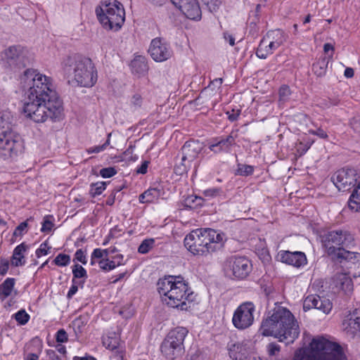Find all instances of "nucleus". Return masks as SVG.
<instances>
[{
    "instance_id": "nucleus-1",
    "label": "nucleus",
    "mask_w": 360,
    "mask_h": 360,
    "mask_svg": "<svg viewBox=\"0 0 360 360\" xmlns=\"http://www.w3.org/2000/svg\"><path fill=\"white\" fill-rule=\"evenodd\" d=\"M264 336H271L285 344L293 343L300 333L297 320L287 308L276 306L262 322L259 329Z\"/></svg>"
},
{
    "instance_id": "nucleus-2",
    "label": "nucleus",
    "mask_w": 360,
    "mask_h": 360,
    "mask_svg": "<svg viewBox=\"0 0 360 360\" xmlns=\"http://www.w3.org/2000/svg\"><path fill=\"white\" fill-rule=\"evenodd\" d=\"M158 291L162 301L173 308L187 310L193 300V292L181 276H168L159 279Z\"/></svg>"
},
{
    "instance_id": "nucleus-3",
    "label": "nucleus",
    "mask_w": 360,
    "mask_h": 360,
    "mask_svg": "<svg viewBox=\"0 0 360 360\" xmlns=\"http://www.w3.org/2000/svg\"><path fill=\"white\" fill-rule=\"evenodd\" d=\"M61 70L77 86L90 88L97 82V70L89 58L77 54L66 56L61 61Z\"/></svg>"
},
{
    "instance_id": "nucleus-4",
    "label": "nucleus",
    "mask_w": 360,
    "mask_h": 360,
    "mask_svg": "<svg viewBox=\"0 0 360 360\" xmlns=\"http://www.w3.org/2000/svg\"><path fill=\"white\" fill-rule=\"evenodd\" d=\"M225 235L212 229H200L190 232L184 243L187 250L194 255L207 256L224 247Z\"/></svg>"
},
{
    "instance_id": "nucleus-5",
    "label": "nucleus",
    "mask_w": 360,
    "mask_h": 360,
    "mask_svg": "<svg viewBox=\"0 0 360 360\" xmlns=\"http://www.w3.org/2000/svg\"><path fill=\"white\" fill-rule=\"evenodd\" d=\"M63 101L59 97L49 99L27 98L25 101L22 112L25 117L34 122H44L47 119L53 122L60 121L64 116Z\"/></svg>"
},
{
    "instance_id": "nucleus-6",
    "label": "nucleus",
    "mask_w": 360,
    "mask_h": 360,
    "mask_svg": "<svg viewBox=\"0 0 360 360\" xmlns=\"http://www.w3.org/2000/svg\"><path fill=\"white\" fill-rule=\"evenodd\" d=\"M290 360H347V358L339 344L317 337L312 339L309 349H297Z\"/></svg>"
},
{
    "instance_id": "nucleus-7",
    "label": "nucleus",
    "mask_w": 360,
    "mask_h": 360,
    "mask_svg": "<svg viewBox=\"0 0 360 360\" xmlns=\"http://www.w3.org/2000/svg\"><path fill=\"white\" fill-rule=\"evenodd\" d=\"M20 84L25 91H27V98L49 99L58 97L53 89L52 79L37 72L36 70L27 69L20 77Z\"/></svg>"
},
{
    "instance_id": "nucleus-8",
    "label": "nucleus",
    "mask_w": 360,
    "mask_h": 360,
    "mask_svg": "<svg viewBox=\"0 0 360 360\" xmlns=\"http://www.w3.org/2000/svg\"><path fill=\"white\" fill-rule=\"evenodd\" d=\"M354 240V236L349 231L338 229L326 233L323 236L322 243L332 259L342 263V257L345 255H353L351 251L346 250L345 248L352 245Z\"/></svg>"
},
{
    "instance_id": "nucleus-9",
    "label": "nucleus",
    "mask_w": 360,
    "mask_h": 360,
    "mask_svg": "<svg viewBox=\"0 0 360 360\" xmlns=\"http://www.w3.org/2000/svg\"><path fill=\"white\" fill-rule=\"evenodd\" d=\"M96 14L103 27L107 30H120L125 20L124 7L117 0L101 1L100 6L96 8Z\"/></svg>"
},
{
    "instance_id": "nucleus-10",
    "label": "nucleus",
    "mask_w": 360,
    "mask_h": 360,
    "mask_svg": "<svg viewBox=\"0 0 360 360\" xmlns=\"http://www.w3.org/2000/svg\"><path fill=\"white\" fill-rule=\"evenodd\" d=\"M188 333L184 327H176L169 332L160 346L161 352L166 359L175 360L184 355V342Z\"/></svg>"
},
{
    "instance_id": "nucleus-11",
    "label": "nucleus",
    "mask_w": 360,
    "mask_h": 360,
    "mask_svg": "<svg viewBox=\"0 0 360 360\" xmlns=\"http://www.w3.org/2000/svg\"><path fill=\"white\" fill-rule=\"evenodd\" d=\"M20 136L13 131L0 133V156L4 160L13 159L23 152Z\"/></svg>"
},
{
    "instance_id": "nucleus-12",
    "label": "nucleus",
    "mask_w": 360,
    "mask_h": 360,
    "mask_svg": "<svg viewBox=\"0 0 360 360\" xmlns=\"http://www.w3.org/2000/svg\"><path fill=\"white\" fill-rule=\"evenodd\" d=\"M252 270V263L245 257L233 256L227 259L226 262V274L234 280L245 279L250 275Z\"/></svg>"
},
{
    "instance_id": "nucleus-13",
    "label": "nucleus",
    "mask_w": 360,
    "mask_h": 360,
    "mask_svg": "<svg viewBox=\"0 0 360 360\" xmlns=\"http://www.w3.org/2000/svg\"><path fill=\"white\" fill-rule=\"evenodd\" d=\"M255 306L252 302H245L240 304L235 310L232 323L238 330H245L250 328L254 323Z\"/></svg>"
},
{
    "instance_id": "nucleus-14",
    "label": "nucleus",
    "mask_w": 360,
    "mask_h": 360,
    "mask_svg": "<svg viewBox=\"0 0 360 360\" xmlns=\"http://www.w3.org/2000/svg\"><path fill=\"white\" fill-rule=\"evenodd\" d=\"M356 176V169L342 168L333 174L331 181L339 191L345 192L354 187L357 181Z\"/></svg>"
},
{
    "instance_id": "nucleus-15",
    "label": "nucleus",
    "mask_w": 360,
    "mask_h": 360,
    "mask_svg": "<svg viewBox=\"0 0 360 360\" xmlns=\"http://www.w3.org/2000/svg\"><path fill=\"white\" fill-rule=\"evenodd\" d=\"M148 53L156 62L165 61L172 56V51L169 45L160 37L155 38L151 41Z\"/></svg>"
},
{
    "instance_id": "nucleus-16",
    "label": "nucleus",
    "mask_w": 360,
    "mask_h": 360,
    "mask_svg": "<svg viewBox=\"0 0 360 360\" xmlns=\"http://www.w3.org/2000/svg\"><path fill=\"white\" fill-rule=\"evenodd\" d=\"M237 137V131H232L226 136L214 138L209 145V149L215 154L229 153L231 151L232 148L236 145V139Z\"/></svg>"
},
{
    "instance_id": "nucleus-17",
    "label": "nucleus",
    "mask_w": 360,
    "mask_h": 360,
    "mask_svg": "<svg viewBox=\"0 0 360 360\" xmlns=\"http://www.w3.org/2000/svg\"><path fill=\"white\" fill-rule=\"evenodd\" d=\"M312 308L321 310L325 314H328L333 308V304L330 300L326 297H321L316 295H310L304 300L303 309L304 311H307Z\"/></svg>"
},
{
    "instance_id": "nucleus-18",
    "label": "nucleus",
    "mask_w": 360,
    "mask_h": 360,
    "mask_svg": "<svg viewBox=\"0 0 360 360\" xmlns=\"http://www.w3.org/2000/svg\"><path fill=\"white\" fill-rule=\"evenodd\" d=\"M279 260L285 264L292 265L297 268L307 264V257L302 252H290L287 250H281L278 253Z\"/></svg>"
},
{
    "instance_id": "nucleus-19",
    "label": "nucleus",
    "mask_w": 360,
    "mask_h": 360,
    "mask_svg": "<svg viewBox=\"0 0 360 360\" xmlns=\"http://www.w3.org/2000/svg\"><path fill=\"white\" fill-rule=\"evenodd\" d=\"M176 8L188 19L193 20L201 19L202 12L197 0H183Z\"/></svg>"
},
{
    "instance_id": "nucleus-20",
    "label": "nucleus",
    "mask_w": 360,
    "mask_h": 360,
    "mask_svg": "<svg viewBox=\"0 0 360 360\" xmlns=\"http://www.w3.org/2000/svg\"><path fill=\"white\" fill-rule=\"evenodd\" d=\"M202 148V143L199 141L190 140L186 141L181 148L183 161L191 163L198 157Z\"/></svg>"
},
{
    "instance_id": "nucleus-21",
    "label": "nucleus",
    "mask_w": 360,
    "mask_h": 360,
    "mask_svg": "<svg viewBox=\"0 0 360 360\" xmlns=\"http://www.w3.org/2000/svg\"><path fill=\"white\" fill-rule=\"evenodd\" d=\"M344 330L352 338L360 337V316L357 310L348 314L342 322Z\"/></svg>"
},
{
    "instance_id": "nucleus-22",
    "label": "nucleus",
    "mask_w": 360,
    "mask_h": 360,
    "mask_svg": "<svg viewBox=\"0 0 360 360\" xmlns=\"http://www.w3.org/2000/svg\"><path fill=\"white\" fill-rule=\"evenodd\" d=\"M335 286L342 290L345 295H349L354 289L353 282L348 273H337L333 278Z\"/></svg>"
},
{
    "instance_id": "nucleus-23",
    "label": "nucleus",
    "mask_w": 360,
    "mask_h": 360,
    "mask_svg": "<svg viewBox=\"0 0 360 360\" xmlns=\"http://www.w3.org/2000/svg\"><path fill=\"white\" fill-rule=\"evenodd\" d=\"M353 255H345L342 257V263L345 262L347 268L349 269V274L354 277L360 276V254L351 252Z\"/></svg>"
},
{
    "instance_id": "nucleus-24",
    "label": "nucleus",
    "mask_w": 360,
    "mask_h": 360,
    "mask_svg": "<svg viewBox=\"0 0 360 360\" xmlns=\"http://www.w3.org/2000/svg\"><path fill=\"white\" fill-rule=\"evenodd\" d=\"M277 49L278 47H276L271 41L262 38L257 49L256 55L259 58L265 59L268 56L272 54Z\"/></svg>"
},
{
    "instance_id": "nucleus-25",
    "label": "nucleus",
    "mask_w": 360,
    "mask_h": 360,
    "mask_svg": "<svg viewBox=\"0 0 360 360\" xmlns=\"http://www.w3.org/2000/svg\"><path fill=\"white\" fill-rule=\"evenodd\" d=\"M229 353L233 360H245L248 356L247 348L240 342L231 345L229 348Z\"/></svg>"
},
{
    "instance_id": "nucleus-26",
    "label": "nucleus",
    "mask_w": 360,
    "mask_h": 360,
    "mask_svg": "<svg viewBox=\"0 0 360 360\" xmlns=\"http://www.w3.org/2000/svg\"><path fill=\"white\" fill-rule=\"evenodd\" d=\"M28 249V246L25 243L17 245L13 252L11 264L14 266H22L25 264V252Z\"/></svg>"
},
{
    "instance_id": "nucleus-27",
    "label": "nucleus",
    "mask_w": 360,
    "mask_h": 360,
    "mask_svg": "<svg viewBox=\"0 0 360 360\" xmlns=\"http://www.w3.org/2000/svg\"><path fill=\"white\" fill-rule=\"evenodd\" d=\"M263 38L271 41L278 48L286 41L287 36L282 30L277 29L269 31Z\"/></svg>"
},
{
    "instance_id": "nucleus-28",
    "label": "nucleus",
    "mask_w": 360,
    "mask_h": 360,
    "mask_svg": "<svg viewBox=\"0 0 360 360\" xmlns=\"http://www.w3.org/2000/svg\"><path fill=\"white\" fill-rule=\"evenodd\" d=\"M162 189L159 188H150L139 195L141 203H150L158 200L163 195Z\"/></svg>"
},
{
    "instance_id": "nucleus-29",
    "label": "nucleus",
    "mask_w": 360,
    "mask_h": 360,
    "mask_svg": "<svg viewBox=\"0 0 360 360\" xmlns=\"http://www.w3.org/2000/svg\"><path fill=\"white\" fill-rule=\"evenodd\" d=\"M15 284V278H7L0 284V300L1 302L11 295Z\"/></svg>"
},
{
    "instance_id": "nucleus-30",
    "label": "nucleus",
    "mask_w": 360,
    "mask_h": 360,
    "mask_svg": "<svg viewBox=\"0 0 360 360\" xmlns=\"http://www.w3.org/2000/svg\"><path fill=\"white\" fill-rule=\"evenodd\" d=\"M131 68L133 72L143 74L148 70V64L145 57L138 56L131 63Z\"/></svg>"
},
{
    "instance_id": "nucleus-31",
    "label": "nucleus",
    "mask_w": 360,
    "mask_h": 360,
    "mask_svg": "<svg viewBox=\"0 0 360 360\" xmlns=\"http://www.w3.org/2000/svg\"><path fill=\"white\" fill-rule=\"evenodd\" d=\"M349 208L354 212H360V182L354 188L348 201Z\"/></svg>"
},
{
    "instance_id": "nucleus-32",
    "label": "nucleus",
    "mask_w": 360,
    "mask_h": 360,
    "mask_svg": "<svg viewBox=\"0 0 360 360\" xmlns=\"http://www.w3.org/2000/svg\"><path fill=\"white\" fill-rule=\"evenodd\" d=\"M328 63L329 60L327 57H321L316 62L313 64L312 71L318 77H322L325 75L328 68Z\"/></svg>"
},
{
    "instance_id": "nucleus-33",
    "label": "nucleus",
    "mask_w": 360,
    "mask_h": 360,
    "mask_svg": "<svg viewBox=\"0 0 360 360\" xmlns=\"http://www.w3.org/2000/svg\"><path fill=\"white\" fill-rule=\"evenodd\" d=\"M203 198L197 195H188L183 201L182 205L188 209H196L203 204Z\"/></svg>"
},
{
    "instance_id": "nucleus-34",
    "label": "nucleus",
    "mask_w": 360,
    "mask_h": 360,
    "mask_svg": "<svg viewBox=\"0 0 360 360\" xmlns=\"http://www.w3.org/2000/svg\"><path fill=\"white\" fill-rule=\"evenodd\" d=\"M23 48L20 46H11L5 51V56L8 60L15 61L22 53Z\"/></svg>"
},
{
    "instance_id": "nucleus-35",
    "label": "nucleus",
    "mask_w": 360,
    "mask_h": 360,
    "mask_svg": "<svg viewBox=\"0 0 360 360\" xmlns=\"http://www.w3.org/2000/svg\"><path fill=\"white\" fill-rule=\"evenodd\" d=\"M255 168L252 165L238 163L237 169L235 171V175L248 176L253 174Z\"/></svg>"
},
{
    "instance_id": "nucleus-36",
    "label": "nucleus",
    "mask_w": 360,
    "mask_h": 360,
    "mask_svg": "<svg viewBox=\"0 0 360 360\" xmlns=\"http://www.w3.org/2000/svg\"><path fill=\"white\" fill-rule=\"evenodd\" d=\"M13 116L8 110H0V128L8 127L11 123Z\"/></svg>"
},
{
    "instance_id": "nucleus-37",
    "label": "nucleus",
    "mask_w": 360,
    "mask_h": 360,
    "mask_svg": "<svg viewBox=\"0 0 360 360\" xmlns=\"http://www.w3.org/2000/svg\"><path fill=\"white\" fill-rule=\"evenodd\" d=\"M155 245V239L147 238L142 241L138 248V252L141 254L148 253Z\"/></svg>"
},
{
    "instance_id": "nucleus-38",
    "label": "nucleus",
    "mask_w": 360,
    "mask_h": 360,
    "mask_svg": "<svg viewBox=\"0 0 360 360\" xmlns=\"http://www.w3.org/2000/svg\"><path fill=\"white\" fill-rule=\"evenodd\" d=\"M72 283H75V278H87L86 271L82 266L78 264H75L72 266Z\"/></svg>"
},
{
    "instance_id": "nucleus-39",
    "label": "nucleus",
    "mask_w": 360,
    "mask_h": 360,
    "mask_svg": "<svg viewBox=\"0 0 360 360\" xmlns=\"http://www.w3.org/2000/svg\"><path fill=\"white\" fill-rule=\"evenodd\" d=\"M53 263L58 266H66L70 263V256L60 253L54 259Z\"/></svg>"
},
{
    "instance_id": "nucleus-40",
    "label": "nucleus",
    "mask_w": 360,
    "mask_h": 360,
    "mask_svg": "<svg viewBox=\"0 0 360 360\" xmlns=\"http://www.w3.org/2000/svg\"><path fill=\"white\" fill-rule=\"evenodd\" d=\"M105 182H97L92 184L90 188V194L92 197L99 195L105 189Z\"/></svg>"
},
{
    "instance_id": "nucleus-41",
    "label": "nucleus",
    "mask_w": 360,
    "mask_h": 360,
    "mask_svg": "<svg viewBox=\"0 0 360 360\" xmlns=\"http://www.w3.org/2000/svg\"><path fill=\"white\" fill-rule=\"evenodd\" d=\"M143 103L142 96L139 94H134L130 99V107L134 110L139 109Z\"/></svg>"
},
{
    "instance_id": "nucleus-42",
    "label": "nucleus",
    "mask_w": 360,
    "mask_h": 360,
    "mask_svg": "<svg viewBox=\"0 0 360 360\" xmlns=\"http://www.w3.org/2000/svg\"><path fill=\"white\" fill-rule=\"evenodd\" d=\"M190 167L191 163H188L187 161H183L181 159V162L174 166V170L176 174L182 175L188 172Z\"/></svg>"
},
{
    "instance_id": "nucleus-43",
    "label": "nucleus",
    "mask_w": 360,
    "mask_h": 360,
    "mask_svg": "<svg viewBox=\"0 0 360 360\" xmlns=\"http://www.w3.org/2000/svg\"><path fill=\"white\" fill-rule=\"evenodd\" d=\"M15 319L20 325H25L28 322L30 315L25 311V310L21 309L15 314Z\"/></svg>"
},
{
    "instance_id": "nucleus-44",
    "label": "nucleus",
    "mask_w": 360,
    "mask_h": 360,
    "mask_svg": "<svg viewBox=\"0 0 360 360\" xmlns=\"http://www.w3.org/2000/svg\"><path fill=\"white\" fill-rule=\"evenodd\" d=\"M279 101L282 102L287 101L291 94V91L288 86L283 85L280 87L278 91Z\"/></svg>"
},
{
    "instance_id": "nucleus-45",
    "label": "nucleus",
    "mask_w": 360,
    "mask_h": 360,
    "mask_svg": "<svg viewBox=\"0 0 360 360\" xmlns=\"http://www.w3.org/2000/svg\"><path fill=\"white\" fill-rule=\"evenodd\" d=\"M222 194V190L220 188H210L202 191L204 197L213 198Z\"/></svg>"
},
{
    "instance_id": "nucleus-46",
    "label": "nucleus",
    "mask_w": 360,
    "mask_h": 360,
    "mask_svg": "<svg viewBox=\"0 0 360 360\" xmlns=\"http://www.w3.org/2000/svg\"><path fill=\"white\" fill-rule=\"evenodd\" d=\"M202 1L207 6L210 12L217 11L221 4V0H202Z\"/></svg>"
},
{
    "instance_id": "nucleus-47",
    "label": "nucleus",
    "mask_w": 360,
    "mask_h": 360,
    "mask_svg": "<svg viewBox=\"0 0 360 360\" xmlns=\"http://www.w3.org/2000/svg\"><path fill=\"white\" fill-rule=\"evenodd\" d=\"M27 219L25 221H23L20 223L15 229L13 236L18 237V236H22L27 232V228L28 226L27 224Z\"/></svg>"
},
{
    "instance_id": "nucleus-48",
    "label": "nucleus",
    "mask_w": 360,
    "mask_h": 360,
    "mask_svg": "<svg viewBox=\"0 0 360 360\" xmlns=\"http://www.w3.org/2000/svg\"><path fill=\"white\" fill-rule=\"evenodd\" d=\"M110 134H108V139L103 145L94 146V147H91V148H88L86 150L87 153L89 154H91L93 153H98L104 150L106 148V147L110 144Z\"/></svg>"
},
{
    "instance_id": "nucleus-49",
    "label": "nucleus",
    "mask_w": 360,
    "mask_h": 360,
    "mask_svg": "<svg viewBox=\"0 0 360 360\" xmlns=\"http://www.w3.org/2000/svg\"><path fill=\"white\" fill-rule=\"evenodd\" d=\"M51 248L49 245L48 242L45 241L42 243L39 248L36 250V255L37 257H40L42 255H46L49 253V250Z\"/></svg>"
},
{
    "instance_id": "nucleus-50",
    "label": "nucleus",
    "mask_w": 360,
    "mask_h": 360,
    "mask_svg": "<svg viewBox=\"0 0 360 360\" xmlns=\"http://www.w3.org/2000/svg\"><path fill=\"white\" fill-rule=\"evenodd\" d=\"M117 174V170L115 167H109L103 168L100 170V175L103 178H110Z\"/></svg>"
},
{
    "instance_id": "nucleus-51",
    "label": "nucleus",
    "mask_w": 360,
    "mask_h": 360,
    "mask_svg": "<svg viewBox=\"0 0 360 360\" xmlns=\"http://www.w3.org/2000/svg\"><path fill=\"white\" fill-rule=\"evenodd\" d=\"M56 340L58 343H64L68 341V335L64 329H60L56 334Z\"/></svg>"
},
{
    "instance_id": "nucleus-52",
    "label": "nucleus",
    "mask_w": 360,
    "mask_h": 360,
    "mask_svg": "<svg viewBox=\"0 0 360 360\" xmlns=\"http://www.w3.org/2000/svg\"><path fill=\"white\" fill-rule=\"evenodd\" d=\"M53 223L49 219V217L46 216L44 217V221L42 222V226L41 229V232H49L51 231L52 228L53 227Z\"/></svg>"
},
{
    "instance_id": "nucleus-53",
    "label": "nucleus",
    "mask_w": 360,
    "mask_h": 360,
    "mask_svg": "<svg viewBox=\"0 0 360 360\" xmlns=\"http://www.w3.org/2000/svg\"><path fill=\"white\" fill-rule=\"evenodd\" d=\"M103 256H105V250L100 248L94 250L91 256V264L94 265L95 264L94 259H101Z\"/></svg>"
},
{
    "instance_id": "nucleus-54",
    "label": "nucleus",
    "mask_w": 360,
    "mask_h": 360,
    "mask_svg": "<svg viewBox=\"0 0 360 360\" xmlns=\"http://www.w3.org/2000/svg\"><path fill=\"white\" fill-rule=\"evenodd\" d=\"M267 350L269 355L274 356L280 352L281 347L275 342H271L267 345Z\"/></svg>"
},
{
    "instance_id": "nucleus-55",
    "label": "nucleus",
    "mask_w": 360,
    "mask_h": 360,
    "mask_svg": "<svg viewBox=\"0 0 360 360\" xmlns=\"http://www.w3.org/2000/svg\"><path fill=\"white\" fill-rule=\"evenodd\" d=\"M308 132L310 134L316 135V136H317L319 138L323 139H328V136L326 131H325L321 128H318L316 130H314V129H309L308 131Z\"/></svg>"
},
{
    "instance_id": "nucleus-56",
    "label": "nucleus",
    "mask_w": 360,
    "mask_h": 360,
    "mask_svg": "<svg viewBox=\"0 0 360 360\" xmlns=\"http://www.w3.org/2000/svg\"><path fill=\"white\" fill-rule=\"evenodd\" d=\"M75 259L82 262L83 264H86L87 261L86 256L82 249L77 250L75 254Z\"/></svg>"
},
{
    "instance_id": "nucleus-57",
    "label": "nucleus",
    "mask_w": 360,
    "mask_h": 360,
    "mask_svg": "<svg viewBox=\"0 0 360 360\" xmlns=\"http://www.w3.org/2000/svg\"><path fill=\"white\" fill-rule=\"evenodd\" d=\"M313 143V141H308L305 143L300 142L299 144L298 151L301 150V154L305 153L310 148Z\"/></svg>"
},
{
    "instance_id": "nucleus-58",
    "label": "nucleus",
    "mask_w": 360,
    "mask_h": 360,
    "mask_svg": "<svg viewBox=\"0 0 360 360\" xmlns=\"http://www.w3.org/2000/svg\"><path fill=\"white\" fill-rule=\"evenodd\" d=\"M228 115V118L231 122H234L238 120L240 114V110H234L233 109L231 112L228 111L226 112Z\"/></svg>"
},
{
    "instance_id": "nucleus-59",
    "label": "nucleus",
    "mask_w": 360,
    "mask_h": 360,
    "mask_svg": "<svg viewBox=\"0 0 360 360\" xmlns=\"http://www.w3.org/2000/svg\"><path fill=\"white\" fill-rule=\"evenodd\" d=\"M9 268V263L6 259L0 260V275H5Z\"/></svg>"
},
{
    "instance_id": "nucleus-60",
    "label": "nucleus",
    "mask_w": 360,
    "mask_h": 360,
    "mask_svg": "<svg viewBox=\"0 0 360 360\" xmlns=\"http://www.w3.org/2000/svg\"><path fill=\"white\" fill-rule=\"evenodd\" d=\"M149 164H150L149 161H148V160L143 161L141 163V166L137 168L136 173L141 174H145L146 173H147L148 167Z\"/></svg>"
},
{
    "instance_id": "nucleus-61",
    "label": "nucleus",
    "mask_w": 360,
    "mask_h": 360,
    "mask_svg": "<svg viewBox=\"0 0 360 360\" xmlns=\"http://www.w3.org/2000/svg\"><path fill=\"white\" fill-rule=\"evenodd\" d=\"M46 355L49 360H61V359L57 355L56 352L53 349H47Z\"/></svg>"
},
{
    "instance_id": "nucleus-62",
    "label": "nucleus",
    "mask_w": 360,
    "mask_h": 360,
    "mask_svg": "<svg viewBox=\"0 0 360 360\" xmlns=\"http://www.w3.org/2000/svg\"><path fill=\"white\" fill-rule=\"evenodd\" d=\"M111 259L113 261H115L116 264H119L120 266L124 264V263H123L124 257L122 254H116L115 255L112 256Z\"/></svg>"
},
{
    "instance_id": "nucleus-63",
    "label": "nucleus",
    "mask_w": 360,
    "mask_h": 360,
    "mask_svg": "<svg viewBox=\"0 0 360 360\" xmlns=\"http://www.w3.org/2000/svg\"><path fill=\"white\" fill-rule=\"evenodd\" d=\"M78 290V287L77 285L73 283V284L72 285V286L70 287L68 292V295H67V297L68 298H71Z\"/></svg>"
},
{
    "instance_id": "nucleus-64",
    "label": "nucleus",
    "mask_w": 360,
    "mask_h": 360,
    "mask_svg": "<svg viewBox=\"0 0 360 360\" xmlns=\"http://www.w3.org/2000/svg\"><path fill=\"white\" fill-rule=\"evenodd\" d=\"M99 267L104 271H110L108 269V264L107 259H102L98 262Z\"/></svg>"
}]
</instances>
